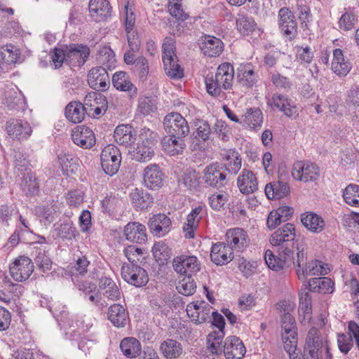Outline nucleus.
I'll list each match as a JSON object with an SVG mask.
<instances>
[{
	"label": "nucleus",
	"mask_w": 359,
	"mask_h": 359,
	"mask_svg": "<svg viewBox=\"0 0 359 359\" xmlns=\"http://www.w3.org/2000/svg\"><path fill=\"white\" fill-rule=\"evenodd\" d=\"M351 65L346 61L343 51L340 48H336L333 51V60L332 62V69L339 76H344L350 72Z\"/></svg>",
	"instance_id": "43"
},
{
	"label": "nucleus",
	"mask_w": 359,
	"mask_h": 359,
	"mask_svg": "<svg viewBox=\"0 0 359 359\" xmlns=\"http://www.w3.org/2000/svg\"><path fill=\"white\" fill-rule=\"evenodd\" d=\"M33 271V262L30 258L26 256H20L9 266L11 276L18 282L28 279Z\"/></svg>",
	"instance_id": "12"
},
{
	"label": "nucleus",
	"mask_w": 359,
	"mask_h": 359,
	"mask_svg": "<svg viewBox=\"0 0 359 359\" xmlns=\"http://www.w3.org/2000/svg\"><path fill=\"white\" fill-rule=\"evenodd\" d=\"M6 131L13 140H24L30 137L32 129L27 121L10 118L6 123Z\"/></svg>",
	"instance_id": "16"
},
{
	"label": "nucleus",
	"mask_w": 359,
	"mask_h": 359,
	"mask_svg": "<svg viewBox=\"0 0 359 359\" xmlns=\"http://www.w3.org/2000/svg\"><path fill=\"white\" fill-rule=\"evenodd\" d=\"M264 191L266 197L270 200L280 199L289 194L290 187L287 182L273 181L266 185Z\"/></svg>",
	"instance_id": "40"
},
{
	"label": "nucleus",
	"mask_w": 359,
	"mask_h": 359,
	"mask_svg": "<svg viewBox=\"0 0 359 359\" xmlns=\"http://www.w3.org/2000/svg\"><path fill=\"white\" fill-rule=\"evenodd\" d=\"M308 285L309 290L313 292L329 294L334 291V283L327 277L311 278Z\"/></svg>",
	"instance_id": "45"
},
{
	"label": "nucleus",
	"mask_w": 359,
	"mask_h": 359,
	"mask_svg": "<svg viewBox=\"0 0 359 359\" xmlns=\"http://www.w3.org/2000/svg\"><path fill=\"white\" fill-rule=\"evenodd\" d=\"M278 25L280 33L289 41H292L297 36V22L289 8L283 7L278 11Z\"/></svg>",
	"instance_id": "8"
},
{
	"label": "nucleus",
	"mask_w": 359,
	"mask_h": 359,
	"mask_svg": "<svg viewBox=\"0 0 359 359\" xmlns=\"http://www.w3.org/2000/svg\"><path fill=\"white\" fill-rule=\"evenodd\" d=\"M199 174L195 170H189L182 175L181 182L189 189H196L199 186Z\"/></svg>",
	"instance_id": "59"
},
{
	"label": "nucleus",
	"mask_w": 359,
	"mask_h": 359,
	"mask_svg": "<svg viewBox=\"0 0 359 359\" xmlns=\"http://www.w3.org/2000/svg\"><path fill=\"white\" fill-rule=\"evenodd\" d=\"M304 359H332L330 347L318 330L312 327L308 332L304 349Z\"/></svg>",
	"instance_id": "2"
},
{
	"label": "nucleus",
	"mask_w": 359,
	"mask_h": 359,
	"mask_svg": "<svg viewBox=\"0 0 359 359\" xmlns=\"http://www.w3.org/2000/svg\"><path fill=\"white\" fill-rule=\"evenodd\" d=\"M222 351L226 359H243L246 353V348L238 337L229 336L224 341Z\"/></svg>",
	"instance_id": "19"
},
{
	"label": "nucleus",
	"mask_w": 359,
	"mask_h": 359,
	"mask_svg": "<svg viewBox=\"0 0 359 359\" xmlns=\"http://www.w3.org/2000/svg\"><path fill=\"white\" fill-rule=\"evenodd\" d=\"M23 96L13 90L6 91L3 104L9 110H18L23 107Z\"/></svg>",
	"instance_id": "50"
},
{
	"label": "nucleus",
	"mask_w": 359,
	"mask_h": 359,
	"mask_svg": "<svg viewBox=\"0 0 359 359\" xmlns=\"http://www.w3.org/2000/svg\"><path fill=\"white\" fill-rule=\"evenodd\" d=\"M226 245H229L231 250H242L248 245V236L247 232L241 228H233L229 229L226 233Z\"/></svg>",
	"instance_id": "28"
},
{
	"label": "nucleus",
	"mask_w": 359,
	"mask_h": 359,
	"mask_svg": "<svg viewBox=\"0 0 359 359\" xmlns=\"http://www.w3.org/2000/svg\"><path fill=\"white\" fill-rule=\"evenodd\" d=\"M112 84L120 91L128 92L132 97L137 93V88L132 83L129 76L125 72H117L112 76Z\"/></svg>",
	"instance_id": "34"
},
{
	"label": "nucleus",
	"mask_w": 359,
	"mask_h": 359,
	"mask_svg": "<svg viewBox=\"0 0 359 359\" xmlns=\"http://www.w3.org/2000/svg\"><path fill=\"white\" fill-rule=\"evenodd\" d=\"M57 161L64 175L69 176L79 169V159L72 154L60 153L57 155Z\"/></svg>",
	"instance_id": "39"
},
{
	"label": "nucleus",
	"mask_w": 359,
	"mask_h": 359,
	"mask_svg": "<svg viewBox=\"0 0 359 359\" xmlns=\"http://www.w3.org/2000/svg\"><path fill=\"white\" fill-rule=\"evenodd\" d=\"M200 48L205 55L217 57L223 50V43L219 38L206 35L203 37Z\"/></svg>",
	"instance_id": "35"
},
{
	"label": "nucleus",
	"mask_w": 359,
	"mask_h": 359,
	"mask_svg": "<svg viewBox=\"0 0 359 359\" xmlns=\"http://www.w3.org/2000/svg\"><path fill=\"white\" fill-rule=\"evenodd\" d=\"M230 134L229 127L224 121L217 120L212 128V135H215L223 142H228L229 140Z\"/></svg>",
	"instance_id": "63"
},
{
	"label": "nucleus",
	"mask_w": 359,
	"mask_h": 359,
	"mask_svg": "<svg viewBox=\"0 0 359 359\" xmlns=\"http://www.w3.org/2000/svg\"><path fill=\"white\" fill-rule=\"evenodd\" d=\"M164 150L170 156H175L182 153L185 147L184 138L175 137H165L162 141Z\"/></svg>",
	"instance_id": "48"
},
{
	"label": "nucleus",
	"mask_w": 359,
	"mask_h": 359,
	"mask_svg": "<svg viewBox=\"0 0 359 359\" xmlns=\"http://www.w3.org/2000/svg\"><path fill=\"white\" fill-rule=\"evenodd\" d=\"M89 86L97 92L106 91L110 86L109 76L106 69L102 66L93 67L88 74Z\"/></svg>",
	"instance_id": "14"
},
{
	"label": "nucleus",
	"mask_w": 359,
	"mask_h": 359,
	"mask_svg": "<svg viewBox=\"0 0 359 359\" xmlns=\"http://www.w3.org/2000/svg\"><path fill=\"white\" fill-rule=\"evenodd\" d=\"M283 306L285 305H280V307L283 309V314L281 316L282 334H290L294 337L297 332L295 319L291 313L287 312L285 309L283 308Z\"/></svg>",
	"instance_id": "54"
},
{
	"label": "nucleus",
	"mask_w": 359,
	"mask_h": 359,
	"mask_svg": "<svg viewBox=\"0 0 359 359\" xmlns=\"http://www.w3.org/2000/svg\"><path fill=\"white\" fill-rule=\"evenodd\" d=\"M236 79L241 86L250 88L257 82L258 76L252 65L246 64L238 68Z\"/></svg>",
	"instance_id": "33"
},
{
	"label": "nucleus",
	"mask_w": 359,
	"mask_h": 359,
	"mask_svg": "<svg viewBox=\"0 0 359 359\" xmlns=\"http://www.w3.org/2000/svg\"><path fill=\"white\" fill-rule=\"evenodd\" d=\"M175 43L173 39H165L162 46V59L165 74L172 79H180L183 77L184 72L178 63Z\"/></svg>",
	"instance_id": "5"
},
{
	"label": "nucleus",
	"mask_w": 359,
	"mask_h": 359,
	"mask_svg": "<svg viewBox=\"0 0 359 359\" xmlns=\"http://www.w3.org/2000/svg\"><path fill=\"white\" fill-rule=\"evenodd\" d=\"M301 222L309 231L315 233H321L325 226L323 218L312 212H306L301 215Z\"/></svg>",
	"instance_id": "32"
},
{
	"label": "nucleus",
	"mask_w": 359,
	"mask_h": 359,
	"mask_svg": "<svg viewBox=\"0 0 359 359\" xmlns=\"http://www.w3.org/2000/svg\"><path fill=\"white\" fill-rule=\"evenodd\" d=\"M159 351L166 359H177L183 353V346L175 339H166L161 343Z\"/></svg>",
	"instance_id": "36"
},
{
	"label": "nucleus",
	"mask_w": 359,
	"mask_h": 359,
	"mask_svg": "<svg viewBox=\"0 0 359 359\" xmlns=\"http://www.w3.org/2000/svg\"><path fill=\"white\" fill-rule=\"evenodd\" d=\"M121 276L126 282L137 287L147 285L149 281L147 271L137 264H124Z\"/></svg>",
	"instance_id": "9"
},
{
	"label": "nucleus",
	"mask_w": 359,
	"mask_h": 359,
	"mask_svg": "<svg viewBox=\"0 0 359 359\" xmlns=\"http://www.w3.org/2000/svg\"><path fill=\"white\" fill-rule=\"evenodd\" d=\"M180 293L185 296L193 294L196 288V283L191 278V276H187L183 280L179 283L177 287Z\"/></svg>",
	"instance_id": "64"
},
{
	"label": "nucleus",
	"mask_w": 359,
	"mask_h": 359,
	"mask_svg": "<svg viewBox=\"0 0 359 359\" xmlns=\"http://www.w3.org/2000/svg\"><path fill=\"white\" fill-rule=\"evenodd\" d=\"M163 126L167 134L177 138H184L189 133L187 120L177 112L167 114L163 120Z\"/></svg>",
	"instance_id": "7"
},
{
	"label": "nucleus",
	"mask_w": 359,
	"mask_h": 359,
	"mask_svg": "<svg viewBox=\"0 0 359 359\" xmlns=\"http://www.w3.org/2000/svg\"><path fill=\"white\" fill-rule=\"evenodd\" d=\"M266 102L271 109L283 111L287 117L292 116L297 112L296 107L292 104L291 100L280 93L273 94L271 97L267 99Z\"/></svg>",
	"instance_id": "22"
},
{
	"label": "nucleus",
	"mask_w": 359,
	"mask_h": 359,
	"mask_svg": "<svg viewBox=\"0 0 359 359\" xmlns=\"http://www.w3.org/2000/svg\"><path fill=\"white\" fill-rule=\"evenodd\" d=\"M344 201L353 207H359V186L354 184L348 185L343 192Z\"/></svg>",
	"instance_id": "56"
},
{
	"label": "nucleus",
	"mask_w": 359,
	"mask_h": 359,
	"mask_svg": "<svg viewBox=\"0 0 359 359\" xmlns=\"http://www.w3.org/2000/svg\"><path fill=\"white\" fill-rule=\"evenodd\" d=\"M13 163L15 168L21 174L30 171L29 163L25 155L19 150H15L13 152Z\"/></svg>",
	"instance_id": "60"
},
{
	"label": "nucleus",
	"mask_w": 359,
	"mask_h": 359,
	"mask_svg": "<svg viewBox=\"0 0 359 359\" xmlns=\"http://www.w3.org/2000/svg\"><path fill=\"white\" fill-rule=\"evenodd\" d=\"M120 349L123 354L128 358H136L140 355L142 345L135 337H125L120 343Z\"/></svg>",
	"instance_id": "42"
},
{
	"label": "nucleus",
	"mask_w": 359,
	"mask_h": 359,
	"mask_svg": "<svg viewBox=\"0 0 359 359\" xmlns=\"http://www.w3.org/2000/svg\"><path fill=\"white\" fill-rule=\"evenodd\" d=\"M67 62L74 67L83 66L89 57L90 50L88 46L82 43L65 45Z\"/></svg>",
	"instance_id": "13"
},
{
	"label": "nucleus",
	"mask_w": 359,
	"mask_h": 359,
	"mask_svg": "<svg viewBox=\"0 0 359 359\" xmlns=\"http://www.w3.org/2000/svg\"><path fill=\"white\" fill-rule=\"evenodd\" d=\"M233 78V67L229 62L221 64L215 74L210 73L205 78L207 93L213 97L224 99V90L232 88Z\"/></svg>",
	"instance_id": "1"
},
{
	"label": "nucleus",
	"mask_w": 359,
	"mask_h": 359,
	"mask_svg": "<svg viewBox=\"0 0 359 359\" xmlns=\"http://www.w3.org/2000/svg\"><path fill=\"white\" fill-rule=\"evenodd\" d=\"M148 226L153 235L161 237L170 231L171 220L165 214L159 213L149 218Z\"/></svg>",
	"instance_id": "23"
},
{
	"label": "nucleus",
	"mask_w": 359,
	"mask_h": 359,
	"mask_svg": "<svg viewBox=\"0 0 359 359\" xmlns=\"http://www.w3.org/2000/svg\"><path fill=\"white\" fill-rule=\"evenodd\" d=\"M292 175L297 180L315 182L320 177V168L316 163L298 161L293 164Z\"/></svg>",
	"instance_id": "10"
},
{
	"label": "nucleus",
	"mask_w": 359,
	"mask_h": 359,
	"mask_svg": "<svg viewBox=\"0 0 359 359\" xmlns=\"http://www.w3.org/2000/svg\"><path fill=\"white\" fill-rule=\"evenodd\" d=\"M135 130L130 125L118 126L114 133L115 141L120 145L128 146L136 140Z\"/></svg>",
	"instance_id": "37"
},
{
	"label": "nucleus",
	"mask_w": 359,
	"mask_h": 359,
	"mask_svg": "<svg viewBox=\"0 0 359 359\" xmlns=\"http://www.w3.org/2000/svg\"><path fill=\"white\" fill-rule=\"evenodd\" d=\"M212 128L210 123L203 119L197 118L194 122V130L191 134L193 142L196 144L207 142L211 140Z\"/></svg>",
	"instance_id": "29"
},
{
	"label": "nucleus",
	"mask_w": 359,
	"mask_h": 359,
	"mask_svg": "<svg viewBox=\"0 0 359 359\" xmlns=\"http://www.w3.org/2000/svg\"><path fill=\"white\" fill-rule=\"evenodd\" d=\"M98 290L100 294L108 300L116 302L121 299L122 292L116 282L110 277L101 276L98 282Z\"/></svg>",
	"instance_id": "21"
},
{
	"label": "nucleus",
	"mask_w": 359,
	"mask_h": 359,
	"mask_svg": "<svg viewBox=\"0 0 359 359\" xmlns=\"http://www.w3.org/2000/svg\"><path fill=\"white\" fill-rule=\"evenodd\" d=\"M174 270L181 275L192 276L201 269V263L196 256L182 255L174 258Z\"/></svg>",
	"instance_id": "15"
},
{
	"label": "nucleus",
	"mask_w": 359,
	"mask_h": 359,
	"mask_svg": "<svg viewBox=\"0 0 359 359\" xmlns=\"http://www.w3.org/2000/svg\"><path fill=\"white\" fill-rule=\"evenodd\" d=\"M295 226L292 223H287L278 228L271 236L270 243L277 249L280 255L287 257L294 255L295 249Z\"/></svg>",
	"instance_id": "3"
},
{
	"label": "nucleus",
	"mask_w": 359,
	"mask_h": 359,
	"mask_svg": "<svg viewBox=\"0 0 359 359\" xmlns=\"http://www.w3.org/2000/svg\"><path fill=\"white\" fill-rule=\"evenodd\" d=\"M57 237L63 240L71 241L79 234L76 227L71 221L63 222L55 229Z\"/></svg>",
	"instance_id": "53"
},
{
	"label": "nucleus",
	"mask_w": 359,
	"mask_h": 359,
	"mask_svg": "<svg viewBox=\"0 0 359 359\" xmlns=\"http://www.w3.org/2000/svg\"><path fill=\"white\" fill-rule=\"evenodd\" d=\"M130 198L136 210L147 209L154 203L152 196L142 189H133L130 194Z\"/></svg>",
	"instance_id": "38"
},
{
	"label": "nucleus",
	"mask_w": 359,
	"mask_h": 359,
	"mask_svg": "<svg viewBox=\"0 0 359 359\" xmlns=\"http://www.w3.org/2000/svg\"><path fill=\"white\" fill-rule=\"evenodd\" d=\"M101 165L103 171L109 176L116 175L120 168L121 154L119 149L114 144L106 146L100 154Z\"/></svg>",
	"instance_id": "6"
},
{
	"label": "nucleus",
	"mask_w": 359,
	"mask_h": 359,
	"mask_svg": "<svg viewBox=\"0 0 359 359\" xmlns=\"http://www.w3.org/2000/svg\"><path fill=\"white\" fill-rule=\"evenodd\" d=\"M158 142V134L149 128H142L137 146L130 151L132 158L138 162L149 161L154 155V146Z\"/></svg>",
	"instance_id": "4"
},
{
	"label": "nucleus",
	"mask_w": 359,
	"mask_h": 359,
	"mask_svg": "<svg viewBox=\"0 0 359 359\" xmlns=\"http://www.w3.org/2000/svg\"><path fill=\"white\" fill-rule=\"evenodd\" d=\"M123 234L127 241L133 243L144 244L147 241L146 226L137 222H128L124 227Z\"/></svg>",
	"instance_id": "20"
},
{
	"label": "nucleus",
	"mask_w": 359,
	"mask_h": 359,
	"mask_svg": "<svg viewBox=\"0 0 359 359\" xmlns=\"http://www.w3.org/2000/svg\"><path fill=\"white\" fill-rule=\"evenodd\" d=\"M229 195L225 191L215 193L208 198V203L211 208L215 211H219L224 208V205L229 201Z\"/></svg>",
	"instance_id": "58"
},
{
	"label": "nucleus",
	"mask_w": 359,
	"mask_h": 359,
	"mask_svg": "<svg viewBox=\"0 0 359 359\" xmlns=\"http://www.w3.org/2000/svg\"><path fill=\"white\" fill-rule=\"evenodd\" d=\"M88 109L79 101H72L66 106L65 114L70 122L79 123L84 120Z\"/></svg>",
	"instance_id": "31"
},
{
	"label": "nucleus",
	"mask_w": 359,
	"mask_h": 359,
	"mask_svg": "<svg viewBox=\"0 0 359 359\" xmlns=\"http://www.w3.org/2000/svg\"><path fill=\"white\" fill-rule=\"evenodd\" d=\"M165 174L160 166L156 163L148 165L143 172L144 185L152 190L158 189L163 185Z\"/></svg>",
	"instance_id": "17"
},
{
	"label": "nucleus",
	"mask_w": 359,
	"mask_h": 359,
	"mask_svg": "<svg viewBox=\"0 0 359 359\" xmlns=\"http://www.w3.org/2000/svg\"><path fill=\"white\" fill-rule=\"evenodd\" d=\"M107 318L114 327L121 328L126 325L129 314L123 305L114 304L108 309Z\"/></svg>",
	"instance_id": "30"
},
{
	"label": "nucleus",
	"mask_w": 359,
	"mask_h": 359,
	"mask_svg": "<svg viewBox=\"0 0 359 359\" xmlns=\"http://www.w3.org/2000/svg\"><path fill=\"white\" fill-rule=\"evenodd\" d=\"M264 259L268 267L275 271H279L285 267H289L291 264H295L293 255L287 257L278 253V255H275L270 250L266 251Z\"/></svg>",
	"instance_id": "26"
},
{
	"label": "nucleus",
	"mask_w": 359,
	"mask_h": 359,
	"mask_svg": "<svg viewBox=\"0 0 359 359\" xmlns=\"http://www.w3.org/2000/svg\"><path fill=\"white\" fill-rule=\"evenodd\" d=\"M89 12L96 22L107 20L111 15V6L107 0H90Z\"/></svg>",
	"instance_id": "25"
},
{
	"label": "nucleus",
	"mask_w": 359,
	"mask_h": 359,
	"mask_svg": "<svg viewBox=\"0 0 359 359\" xmlns=\"http://www.w3.org/2000/svg\"><path fill=\"white\" fill-rule=\"evenodd\" d=\"M236 25L238 32L247 36L252 34L257 27V23L253 18L246 14H238Z\"/></svg>",
	"instance_id": "49"
},
{
	"label": "nucleus",
	"mask_w": 359,
	"mask_h": 359,
	"mask_svg": "<svg viewBox=\"0 0 359 359\" xmlns=\"http://www.w3.org/2000/svg\"><path fill=\"white\" fill-rule=\"evenodd\" d=\"M152 252L156 260L162 264L167 262L171 256L170 248L163 241L154 244L152 248Z\"/></svg>",
	"instance_id": "55"
},
{
	"label": "nucleus",
	"mask_w": 359,
	"mask_h": 359,
	"mask_svg": "<svg viewBox=\"0 0 359 359\" xmlns=\"http://www.w3.org/2000/svg\"><path fill=\"white\" fill-rule=\"evenodd\" d=\"M237 186L242 194L248 195L258 189L257 179L252 170L244 168L238 177Z\"/></svg>",
	"instance_id": "27"
},
{
	"label": "nucleus",
	"mask_w": 359,
	"mask_h": 359,
	"mask_svg": "<svg viewBox=\"0 0 359 359\" xmlns=\"http://www.w3.org/2000/svg\"><path fill=\"white\" fill-rule=\"evenodd\" d=\"M32 256L38 269L43 272H47L52 268L53 262L50 257L48 250L44 248H36L32 252Z\"/></svg>",
	"instance_id": "44"
},
{
	"label": "nucleus",
	"mask_w": 359,
	"mask_h": 359,
	"mask_svg": "<svg viewBox=\"0 0 359 359\" xmlns=\"http://www.w3.org/2000/svg\"><path fill=\"white\" fill-rule=\"evenodd\" d=\"M120 199L114 195H107L101 201L102 212L109 215H111L116 211L117 208L120 205Z\"/></svg>",
	"instance_id": "61"
},
{
	"label": "nucleus",
	"mask_w": 359,
	"mask_h": 359,
	"mask_svg": "<svg viewBox=\"0 0 359 359\" xmlns=\"http://www.w3.org/2000/svg\"><path fill=\"white\" fill-rule=\"evenodd\" d=\"M20 185L21 189L27 196H35L39 193V182L31 171L23 174Z\"/></svg>",
	"instance_id": "47"
},
{
	"label": "nucleus",
	"mask_w": 359,
	"mask_h": 359,
	"mask_svg": "<svg viewBox=\"0 0 359 359\" xmlns=\"http://www.w3.org/2000/svg\"><path fill=\"white\" fill-rule=\"evenodd\" d=\"M233 258L231 248L223 242L214 243L211 248L210 259L217 265L222 266L230 262Z\"/></svg>",
	"instance_id": "24"
},
{
	"label": "nucleus",
	"mask_w": 359,
	"mask_h": 359,
	"mask_svg": "<svg viewBox=\"0 0 359 359\" xmlns=\"http://www.w3.org/2000/svg\"><path fill=\"white\" fill-rule=\"evenodd\" d=\"M156 109V100L151 96H142L139 98L137 110L144 116L154 112Z\"/></svg>",
	"instance_id": "57"
},
{
	"label": "nucleus",
	"mask_w": 359,
	"mask_h": 359,
	"mask_svg": "<svg viewBox=\"0 0 359 359\" xmlns=\"http://www.w3.org/2000/svg\"><path fill=\"white\" fill-rule=\"evenodd\" d=\"M296 273L299 280H304L309 276L323 275L324 268L321 262L314 259L307 262L302 269H296Z\"/></svg>",
	"instance_id": "46"
},
{
	"label": "nucleus",
	"mask_w": 359,
	"mask_h": 359,
	"mask_svg": "<svg viewBox=\"0 0 359 359\" xmlns=\"http://www.w3.org/2000/svg\"><path fill=\"white\" fill-rule=\"evenodd\" d=\"M241 124L249 127L252 130H257L262 127L263 123V114L258 107L248 108L242 116Z\"/></svg>",
	"instance_id": "41"
},
{
	"label": "nucleus",
	"mask_w": 359,
	"mask_h": 359,
	"mask_svg": "<svg viewBox=\"0 0 359 359\" xmlns=\"http://www.w3.org/2000/svg\"><path fill=\"white\" fill-rule=\"evenodd\" d=\"M203 179L207 185L217 189L224 187L228 182L224 166L218 163L205 168Z\"/></svg>",
	"instance_id": "11"
},
{
	"label": "nucleus",
	"mask_w": 359,
	"mask_h": 359,
	"mask_svg": "<svg viewBox=\"0 0 359 359\" xmlns=\"http://www.w3.org/2000/svg\"><path fill=\"white\" fill-rule=\"evenodd\" d=\"M72 140L77 146L83 149H90L96 142L93 131L86 126H78L72 130Z\"/></svg>",
	"instance_id": "18"
},
{
	"label": "nucleus",
	"mask_w": 359,
	"mask_h": 359,
	"mask_svg": "<svg viewBox=\"0 0 359 359\" xmlns=\"http://www.w3.org/2000/svg\"><path fill=\"white\" fill-rule=\"evenodd\" d=\"M181 0H169L168 11L170 14L177 20L184 21L188 19L189 15L184 12Z\"/></svg>",
	"instance_id": "62"
},
{
	"label": "nucleus",
	"mask_w": 359,
	"mask_h": 359,
	"mask_svg": "<svg viewBox=\"0 0 359 359\" xmlns=\"http://www.w3.org/2000/svg\"><path fill=\"white\" fill-rule=\"evenodd\" d=\"M227 163L222 164L224 170L232 174H236L241 169L242 159L241 155L235 150H230L225 157Z\"/></svg>",
	"instance_id": "51"
},
{
	"label": "nucleus",
	"mask_w": 359,
	"mask_h": 359,
	"mask_svg": "<svg viewBox=\"0 0 359 359\" xmlns=\"http://www.w3.org/2000/svg\"><path fill=\"white\" fill-rule=\"evenodd\" d=\"M224 337V330L212 332L207 337V341L209 344L210 351L212 353L220 354L222 352V339Z\"/></svg>",
	"instance_id": "52"
}]
</instances>
